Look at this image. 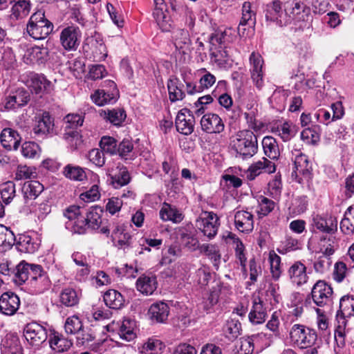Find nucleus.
Listing matches in <instances>:
<instances>
[{"mask_svg":"<svg viewBox=\"0 0 354 354\" xmlns=\"http://www.w3.org/2000/svg\"><path fill=\"white\" fill-rule=\"evenodd\" d=\"M52 22L45 17L44 12L39 10L32 14L27 24L28 34L35 39L46 38L53 30Z\"/></svg>","mask_w":354,"mask_h":354,"instance_id":"f257e3e1","label":"nucleus"},{"mask_svg":"<svg viewBox=\"0 0 354 354\" xmlns=\"http://www.w3.org/2000/svg\"><path fill=\"white\" fill-rule=\"evenodd\" d=\"M236 142L234 144L236 156L243 159H249L258 151L257 136L250 130H242L238 132Z\"/></svg>","mask_w":354,"mask_h":354,"instance_id":"f03ea898","label":"nucleus"},{"mask_svg":"<svg viewBox=\"0 0 354 354\" xmlns=\"http://www.w3.org/2000/svg\"><path fill=\"white\" fill-rule=\"evenodd\" d=\"M291 341L299 348L304 349L313 346L317 335L315 330L301 324H294L290 331Z\"/></svg>","mask_w":354,"mask_h":354,"instance_id":"7ed1b4c3","label":"nucleus"},{"mask_svg":"<svg viewBox=\"0 0 354 354\" xmlns=\"http://www.w3.org/2000/svg\"><path fill=\"white\" fill-rule=\"evenodd\" d=\"M64 216L68 219L65 223L66 228L73 234H84L88 228L85 216H82L80 207L76 205L68 207L64 212Z\"/></svg>","mask_w":354,"mask_h":354,"instance_id":"20e7f679","label":"nucleus"},{"mask_svg":"<svg viewBox=\"0 0 354 354\" xmlns=\"http://www.w3.org/2000/svg\"><path fill=\"white\" fill-rule=\"evenodd\" d=\"M333 288L324 280L317 281L311 289L310 295L307 297L306 302H313L319 307L328 306L332 299Z\"/></svg>","mask_w":354,"mask_h":354,"instance_id":"39448f33","label":"nucleus"},{"mask_svg":"<svg viewBox=\"0 0 354 354\" xmlns=\"http://www.w3.org/2000/svg\"><path fill=\"white\" fill-rule=\"evenodd\" d=\"M102 87L91 95L93 102L98 106L115 103L119 97L116 84L112 80H106L103 82Z\"/></svg>","mask_w":354,"mask_h":354,"instance_id":"423d86ee","label":"nucleus"},{"mask_svg":"<svg viewBox=\"0 0 354 354\" xmlns=\"http://www.w3.org/2000/svg\"><path fill=\"white\" fill-rule=\"evenodd\" d=\"M45 274L40 265L29 264L22 261L16 267L12 281L17 285H21L26 281L35 279V277Z\"/></svg>","mask_w":354,"mask_h":354,"instance_id":"0eeeda50","label":"nucleus"},{"mask_svg":"<svg viewBox=\"0 0 354 354\" xmlns=\"http://www.w3.org/2000/svg\"><path fill=\"white\" fill-rule=\"evenodd\" d=\"M154 10L153 17L162 32H171L174 28V21L169 15L167 6L164 0H153Z\"/></svg>","mask_w":354,"mask_h":354,"instance_id":"6e6552de","label":"nucleus"},{"mask_svg":"<svg viewBox=\"0 0 354 354\" xmlns=\"http://www.w3.org/2000/svg\"><path fill=\"white\" fill-rule=\"evenodd\" d=\"M23 333L26 340L32 346H40L48 337L46 328L35 322L27 324Z\"/></svg>","mask_w":354,"mask_h":354,"instance_id":"1a4fd4ad","label":"nucleus"},{"mask_svg":"<svg viewBox=\"0 0 354 354\" xmlns=\"http://www.w3.org/2000/svg\"><path fill=\"white\" fill-rule=\"evenodd\" d=\"M82 32L77 26H68L63 28L59 35V41L66 50H75L80 44Z\"/></svg>","mask_w":354,"mask_h":354,"instance_id":"9d476101","label":"nucleus"},{"mask_svg":"<svg viewBox=\"0 0 354 354\" xmlns=\"http://www.w3.org/2000/svg\"><path fill=\"white\" fill-rule=\"evenodd\" d=\"M312 167L308 161L307 156L298 152L295 155L294 160V168L292 172V177L301 183L304 179L309 180L311 178Z\"/></svg>","mask_w":354,"mask_h":354,"instance_id":"9b49d317","label":"nucleus"},{"mask_svg":"<svg viewBox=\"0 0 354 354\" xmlns=\"http://www.w3.org/2000/svg\"><path fill=\"white\" fill-rule=\"evenodd\" d=\"M194 117L192 112L186 108L180 110L176 115L175 124L176 130L181 134L188 136L194 131Z\"/></svg>","mask_w":354,"mask_h":354,"instance_id":"f8f14e48","label":"nucleus"},{"mask_svg":"<svg viewBox=\"0 0 354 354\" xmlns=\"http://www.w3.org/2000/svg\"><path fill=\"white\" fill-rule=\"evenodd\" d=\"M23 59L27 64H44L49 59L48 48L43 45L29 48L26 50Z\"/></svg>","mask_w":354,"mask_h":354,"instance_id":"ddd939ff","label":"nucleus"},{"mask_svg":"<svg viewBox=\"0 0 354 354\" xmlns=\"http://www.w3.org/2000/svg\"><path fill=\"white\" fill-rule=\"evenodd\" d=\"M130 227L128 225H118L112 231L113 241H117V246L119 249L126 250L132 247L133 243V235L130 232Z\"/></svg>","mask_w":354,"mask_h":354,"instance_id":"4468645a","label":"nucleus"},{"mask_svg":"<svg viewBox=\"0 0 354 354\" xmlns=\"http://www.w3.org/2000/svg\"><path fill=\"white\" fill-rule=\"evenodd\" d=\"M30 100L29 93L23 88L12 91L4 100L6 110H15L26 105Z\"/></svg>","mask_w":354,"mask_h":354,"instance_id":"2eb2a0df","label":"nucleus"},{"mask_svg":"<svg viewBox=\"0 0 354 354\" xmlns=\"http://www.w3.org/2000/svg\"><path fill=\"white\" fill-rule=\"evenodd\" d=\"M20 306L19 297L13 292H3L0 297V312L8 316L15 315Z\"/></svg>","mask_w":354,"mask_h":354,"instance_id":"dca6fc26","label":"nucleus"},{"mask_svg":"<svg viewBox=\"0 0 354 354\" xmlns=\"http://www.w3.org/2000/svg\"><path fill=\"white\" fill-rule=\"evenodd\" d=\"M107 331L118 330L120 338L126 341L133 340L136 335L134 332L135 322L130 319H124L121 324L112 322L106 326Z\"/></svg>","mask_w":354,"mask_h":354,"instance_id":"f3484780","label":"nucleus"},{"mask_svg":"<svg viewBox=\"0 0 354 354\" xmlns=\"http://www.w3.org/2000/svg\"><path fill=\"white\" fill-rule=\"evenodd\" d=\"M202 130L208 133H219L224 130L222 119L215 113H207L201 120Z\"/></svg>","mask_w":354,"mask_h":354,"instance_id":"a211bd4d","label":"nucleus"},{"mask_svg":"<svg viewBox=\"0 0 354 354\" xmlns=\"http://www.w3.org/2000/svg\"><path fill=\"white\" fill-rule=\"evenodd\" d=\"M250 62L251 64V77L258 88L263 86V73L262 71L263 60L261 56L255 53H252L250 56Z\"/></svg>","mask_w":354,"mask_h":354,"instance_id":"6ab92c4d","label":"nucleus"},{"mask_svg":"<svg viewBox=\"0 0 354 354\" xmlns=\"http://www.w3.org/2000/svg\"><path fill=\"white\" fill-rule=\"evenodd\" d=\"M29 84L31 91L37 95H42L52 89L51 82L44 75L31 73L29 75Z\"/></svg>","mask_w":354,"mask_h":354,"instance_id":"aec40b11","label":"nucleus"},{"mask_svg":"<svg viewBox=\"0 0 354 354\" xmlns=\"http://www.w3.org/2000/svg\"><path fill=\"white\" fill-rule=\"evenodd\" d=\"M312 226L319 232L330 234L337 231V221L333 216L324 217L316 214L313 216Z\"/></svg>","mask_w":354,"mask_h":354,"instance_id":"412c9836","label":"nucleus"},{"mask_svg":"<svg viewBox=\"0 0 354 354\" xmlns=\"http://www.w3.org/2000/svg\"><path fill=\"white\" fill-rule=\"evenodd\" d=\"M354 316V297L344 295L339 301V310L337 313L336 319L338 324H346V318Z\"/></svg>","mask_w":354,"mask_h":354,"instance_id":"4be33fe9","label":"nucleus"},{"mask_svg":"<svg viewBox=\"0 0 354 354\" xmlns=\"http://www.w3.org/2000/svg\"><path fill=\"white\" fill-rule=\"evenodd\" d=\"M267 311L264 307L263 301L259 297H254L252 299V306L248 314V319L252 324H261L266 321Z\"/></svg>","mask_w":354,"mask_h":354,"instance_id":"5701e85b","label":"nucleus"},{"mask_svg":"<svg viewBox=\"0 0 354 354\" xmlns=\"http://www.w3.org/2000/svg\"><path fill=\"white\" fill-rule=\"evenodd\" d=\"M276 170L275 165L270 160L266 158H262L261 160L251 165L247 172V179L253 180L258 176L263 171L267 173H274Z\"/></svg>","mask_w":354,"mask_h":354,"instance_id":"b1692460","label":"nucleus"},{"mask_svg":"<svg viewBox=\"0 0 354 354\" xmlns=\"http://www.w3.org/2000/svg\"><path fill=\"white\" fill-rule=\"evenodd\" d=\"M172 38L176 48L183 54H187L191 46V39L187 30L178 28L172 33Z\"/></svg>","mask_w":354,"mask_h":354,"instance_id":"393cba45","label":"nucleus"},{"mask_svg":"<svg viewBox=\"0 0 354 354\" xmlns=\"http://www.w3.org/2000/svg\"><path fill=\"white\" fill-rule=\"evenodd\" d=\"M234 224L239 231L249 233L254 228L253 215L247 211H237L234 214Z\"/></svg>","mask_w":354,"mask_h":354,"instance_id":"a878e982","label":"nucleus"},{"mask_svg":"<svg viewBox=\"0 0 354 354\" xmlns=\"http://www.w3.org/2000/svg\"><path fill=\"white\" fill-rule=\"evenodd\" d=\"M21 139L18 132L10 128L4 129L0 134L1 143L7 150H17Z\"/></svg>","mask_w":354,"mask_h":354,"instance_id":"bb28decb","label":"nucleus"},{"mask_svg":"<svg viewBox=\"0 0 354 354\" xmlns=\"http://www.w3.org/2000/svg\"><path fill=\"white\" fill-rule=\"evenodd\" d=\"M110 183L116 189L127 185L131 180L128 169L123 165H118L109 174Z\"/></svg>","mask_w":354,"mask_h":354,"instance_id":"cd10ccee","label":"nucleus"},{"mask_svg":"<svg viewBox=\"0 0 354 354\" xmlns=\"http://www.w3.org/2000/svg\"><path fill=\"white\" fill-rule=\"evenodd\" d=\"M291 281L297 286H301L308 281L306 267L299 261L293 263L288 270Z\"/></svg>","mask_w":354,"mask_h":354,"instance_id":"c85d7f7f","label":"nucleus"},{"mask_svg":"<svg viewBox=\"0 0 354 354\" xmlns=\"http://www.w3.org/2000/svg\"><path fill=\"white\" fill-rule=\"evenodd\" d=\"M53 126V119L48 113L45 112L36 122L33 127V132L39 137H44L52 132Z\"/></svg>","mask_w":354,"mask_h":354,"instance_id":"c756f323","label":"nucleus"},{"mask_svg":"<svg viewBox=\"0 0 354 354\" xmlns=\"http://www.w3.org/2000/svg\"><path fill=\"white\" fill-rule=\"evenodd\" d=\"M169 97L171 102L182 100L185 97V93L183 91V84L180 80L175 76H171L167 84Z\"/></svg>","mask_w":354,"mask_h":354,"instance_id":"7c9ffc66","label":"nucleus"},{"mask_svg":"<svg viewBox=\"0 0 354 354\" xmlns=\"http://www.w3.org/2000/svg\"><path fill=\"white\" fill-rule=\"evenodd\" d=\"M44 185L37 180H28L24 183L21 187V192L25 202L29 200H35L44 191Z\"/></svg>","mask_w":354,"mask_h":354,"instance_id":"2f4dec72","label":"nucleus"},{"mask_svg":"<svg viewBox=\"0 0 354 354\" xmlns=\"http://www.w3.org/2000/svg\"><path fill=\"white\" fill-rule=\"evenodd\" d=\"M159 214L163 221H171L174 223H180L184 218L183 214L175 206L167 203L162 204Z\"/></svg>","mask_w":354,"mask_h":354,"instance_id":"473e14b6","label":"nucleus"},{"mask_svg":"<svg viewBox=\"0 0 354 354\" xmlns=\"http://www.w3.org/2000/svg\"><path fill=\"white\" fill-rule=\"evenodd\" d=\"M169 308L164 302L152 304L149 309V315L153 321L158 323L165 322L169 316Z\"/></svg>","mask_w":354,"mask_h":354,"instance_id":"72a5a7b5","label":"nucleus"},{"mask_svg":"<svg viewBox=\"0 0 354 354\" xmlns=\"http://www.w3.org/2000/svg\"><path fill=\"white\" fill-rule=\"evenodd\" d=\"M136 288L143 295H152L157 288L156 277L147 275L140 277L136 281Z\"/></svg>","mask_w":354,"mask_h":354,"instance_id":"f704fd0d","label":"nucleus"},{"mask_svg":"<svg viewBox=\"0 0 354 354\" xmlns=\"http://www.w3.org/2000/svg\"><path fill=\"white\" fill-rule=\"evenodd\" d=\"M49 345L52 350L62 353L68 351L73 345V342L62 335L58 333H53L50 337Z\"/></svg>","mask_w":354,"mask_h":354,"instance_id":"c9c22d12","label":"nucleus"},{"mask_svg":"<svg viewBox=\"0 0 354 354\" xmlns=\"http://www.w3.org/2000/svg\"><path fill=\"white\" fill-rule=\"evenodd\" d=\"M102 209L97 206L91 207L87 213L85 219L88 224V228L92 230H98L102 224Z\"/></svg>","mask_w":354,"mask_h":354,"instance_id":"e433bc0d","label":"nucleus"},{"mask_svg":"<svg viewBox=\"0 0 354 354\" xmlns=\"http://www.w3.org/2000/svg\"><path fill=\"white\" fill-rule=\"evenodd\" d=\"M100 115L115 126H120L127 117L123 109L102 110Z\"/></svg>","mask_w":354,"mask_h":354,"instance_id":"4c0bfd02","label":"nucleus"},{"mask_svg":"<svg viewBox=\"0 0 354 354\" xmlns=\"http://www.w3.org/2000/svg\"><path fill=\"white\" fill-rule=\"evenodd\" d=\"M263 152L272 160H277L280 156L278 143L272 136H265L262 140Z\"/></svg>","mask_w":354,"mask_h":354,"instance_id":"58836bf2","label":"nucleus"},{"mask_svg":"<svg viewBox=\"0 0 354 354\" xmlns=\"http://www.w3.org/2000/svg\"><path fill=\"white\" fill-rule=\"evenodd\" d=\"M223 331L226 338L234 341L241 334V324L237 319H230L225 324Z\"/></svg>","mask_w":354,"mask_h":354,"instance_id":"ea45409f","label":"nucleus"},{"mask_svg":"<svg viewBox=\"0 0 354 354\" xmlns=\"http://www.w3.org/2000/svg\"><path fill=\"white\" fill-rule=\"evenodd\" d=\"M105 304L112 309H120L124 304L123 296L118 291L110 289L104 295Z\"/></svg>","mask_w":354,"mask_h":354,"instance_id":"a19ab883","label":"nucleus"},{"mask_svg":"<svg viewBox=\"0 0 354 354\" xmlns=\"http://www.w3.org/2000/svg\"><path fill=\"white\" fill-rule=\"evenodd\" d=\"M60 302L66 307H73L78 304L80 295L72 288H64L59 295Z\"/></svg>","mask_w":354,"mask_h":354,"instance_id":"79ce46f5","label":"nucleus"},{"mask_svg":"<svg viewBox=\"0 0 354 354\" xmlns=\"http://www.w3.org/2000/svg\"><path fill=\"white\" fill-rule=\"evenodd\" d=\"M63 174L66 178L74 181H83L86 179L84 169L72 164H68L64 167Z\"/></svg>","mask_w":354,"mask_h":354,"instance_id":"37998d69","label":"nucleus"},{"mask_svg":"<svg viewBox=\"0 0 354 354\" xmlns=\"http://www.w3.org/2000/svg\"><path fill=\"white\" fill-rule=\"evenodd\" d=\"M342 232L348 235L354 232V205L347 208L344 214V218L340 222Z\"/></svg>","mask_w":354,"mask_h":354,"instance_id":"c03bdc74","label":"nucleus"},{"mask_svg":"<svg viewBox=\"0 0 354 354\" xmlns=\"http://www.w3.org/2000/svg\"><path fill=\"white\" fill-rule=\"evenodd\" d=\"M15 242L16 238L12 231L0 225V252L10 249Z\"/></svg>","mask_w":354,"mask_h":354,"instance_id":"a18cd8bd","label":"nucleus"},{"mask_svg":"<svg viewBox=\"0 0 354 354\" xmlns=\"http://www.w3.org/2000/svg\"><path fill=\"white\" fill-rule=\"evenodd\" d=\"M19 251L24 253H34L37 249V245L33 242L32 239L26 234H20L16 242Z\"/></svg>","mask_w":354,"mask_h":354,"instance_id":"49530a36","label":"nucleus"},{"mask_svg":"<svg viewBox=\"0 0 354 354\" xmlns=\"http://www.w3.org/2000/svg\"><path fill=\"white\" fill-rule=\"evenodd\" d=\"M263 12L267 21H275L281 16L282 12V1L281 0H274L266 6Z\"/></svg>","mask_w":354,"mask_h":354,"instance_id":"de8ad7c7","label":"nucleus"},{"mask_svg":"<svg viewBox=\"0 0 354 354\" xmlns=\"http://www.w3.org/2000/svg\"><path fill=\"white\" fill-rule=\"evenodd\" d=\"M117 153L124 160H133L136 157V153L133 151L132 140L124 139L118 147Z\"/></svg>","mask_w":354,"mask_h":354,"instance_id":"09e8293b","label":"nucleus"},{"mask_svg":"<svg viewBox=\"0 0 354 354\" xmlns=\"http://www.w3.org/2000/svg\"><path fill=\"white\" fill-rule=\"evenodd\" d=\"M335 238L333 236H323L321 237L319 247L320 252L324 257H330L335 251Z\"/></svg>","mask_w":354,"mask_h":354,"instance_id":"8fccbe9b","label":"nucleus"},{"mask_svg":"<svg viewBox=\"0 0 354 354\" xmlns=\"http://www.w3.org/2000/svg\"><path fill=\"white\" fill-rule=\"evenodd\" d=\"M30 11V1H21V3H14L11 8L10 17L14 19L26 17Z\"/></svg>","mask_w":354,"mask_h":354,"instance_id":"3c124183","label":"nucleus"},{"mask_svg":"<svg viewBox=\"0 0 354 354\" xmlns=\"http://www.w3.org/2000/svg\"><path fill=\"white\" fill-rule=\"evenodd\" d=\"M162 346L160 340L149 338L140 348V354H161Z\"/></svg>","mask_w":354,"mask_h":354,"instance_id":"603ef678","label":"nucleus"},{"mask_svg":"<svg viewBox=\"0 0 354 354\" xmlns=\"http://www.w3.org/2000/svg\"><path fill=\"white\" fill-rule=\"evenodd\" d=\"M29 283L33 288L35 294H41L48 290L50 286V281L46 274L35 277V279H30Z\"/></svg>","mask_w":354,"mask_h":354,"instance_id":"864d4df0","label":"nucleus"},{"mask_svg":"<svg viewBox=\"0 0 354 354\" xmlns=\"http://www.w3.org/2000/svg\"><path fill=\"white\" fill-rule=\"evenodd\" d=\"M84 118L79 114L70 113L64 118V132L76 130L82 126Z\"/></svg>","mask_w":354,"mask_h":354,"instance_id":"5fc2aeb1","label":"nucleus"},{"mask_svg":"<svg viewBox=\"0 0 354 354\" xmlns=\"http://www.w3.org/2000/svg\"><path fill=\"white\" fill-rule=\"evenodd\" d=\"M276 203L272 200L260 196L258 198V210L257 213L259 216H266L274 210L276 207Z\"/></svg>","mask_w":354,"mask_h":354,"instance_id":"6e6d98bb","label":"nucleus"},{"mask_svg":"<svg viewBox=\"0 0 354 354\" xmlns=\"http://www.w3.org/2000/svg\"><path fill=\"white\" fill-rule=\"evenodd\" d=\"M0 194L3 201L9 204L15 196V185L12 181H8L0 186Z\"/></svg>","mask_w":354,"mask_h":354,"instance_id":"4d7b16f0","label":"nucleus"},{"mask_svg":"<svg viewBox=\"0 0 354 354\" xmlns=\"http://www.w3.org/2000/svg\"><path fill=\"white\" fill-rule=\"evenodd\" d=\"M101 149L111 155L116 154L118 145L117 140L111 136H103L100 142Z\"/></svg>","mask_w":354,"mask_h":354,"instance_id":"13d9d810","label":"nucleus"},{"mask_svg":"<svg viewBox=\"0 0 354 354\" xmlns=\"http://www.w3.org/2000/svg\"><path fill=\"white\" fill-rule=\"evenodd\" d=\"M82 326L80 319L77 316H72L66 319L64 329L68 334H77Z\"/></svg>","mask_w":354,"mask_h":354,"instance_id":"bf43d9fd","label":"nucleus"},{"mask_svg":"<svg viewBox=\"0 0 354 354\" xmlns=\"http://www.w3.org/2000/svg\"><path fill=\"white\" fill-rule=\"evenodd\" d=\"M197 227L202 231L203 234L209 239H212L217 234L219 223H207V221H197Z\"/></svg>","mask_w":354,"mask_h":354,"instance_id":"052dcab7","label":"nucleus"},{"mask_svg":"<svg viewBox=\"0 0 354 354\" xmlns=\"http://www.w3.org/2000/svg\"><path fill=\"white\" fill-rule=\"evenodd\" d=\"M308 206L307 197L301 196L296 198L292 203L289 209L295 215H299L306 212Z\"/></svg>","mask_w":354,"mask_h":354,"instance_id":"680f3d73","label":"nucleus"},{"mask_svg":"<svg viewBox=\"0 0 354 354\" xmlns=\"http://www.w3.org/2000/svg\"><path fill=\"white\" fill-rule=\"evenodd\" d=\"M255 24V15L251 11L250 3L245 2L243 5L242 17L240 21L241 26L248 25L250 26H254Z\"/></svg>","mask_w":354,"mask_h":354,"instance_id":"e2e57ef3","label":"nucleus"},{"mask_svg":"<svg viewBox=\"0 0 354 354\" xmlns=\"http://www.w3.org/2000/svg\"><path fill=\"white\" fill-rule=\"evenodd\" d=\"M64 138L72 149H76L82 142V136L76 130L64 132Z\"/></svg>","mask_w":354,"mask_h":354,"instance_id":"0e129e2a","label":"nucleus"},{"mask_svg":"<svg viewBox=\"0 0 354 354\" xmlns=\"http://www.w3.org/2000/svg\"><path fill=\"white\" fill-rule=\"evenodd\" d=\"M269 261L272 277L274 279L277 280L281 275V257L274 252H270Z\"/></svg>","mask_w":354,"mask_h":354,"instance_id":"69168bd1","label":"nucleus"},{"mask_svg":"<svg viewBox=\"0 0 354 354\" xmlns=\"http://www.w3.org/2000/svg\"><path fill=\"white\" fill-rule=\"evenodd\" d=\"M281 248L278 249L280 253L285 254L288 252L295 250L299 248L298 240L290 235H286L284 241L281 242Z\"/></svg>","mask_w":354,"mask_h":354,"instance_id":"338daca9","label":"nucleus"},{"mask_svg":"<svg viewBox=\"0 0 354 354\" xmlns=\"http://www.w3.org/2000/svg\"><path fill=\"white\" fill-rule=\"evenodd\" d=\"M200 252L205 254L214 262H217L221 259V255L216 247L210 244H203L199 248Z\"/></svg>","mask_w":354,"mask_h":354,"instance_id":"774afa93","label":"nucleus"}]
</instances>
